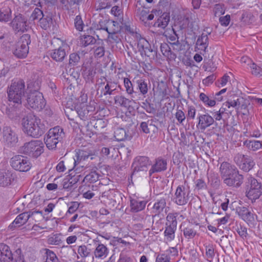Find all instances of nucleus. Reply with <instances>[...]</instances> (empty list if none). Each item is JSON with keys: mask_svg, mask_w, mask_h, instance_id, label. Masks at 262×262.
Here are the masks:
<instances>
[{"mask_svg": "<svg viewBox=\"0 0 262 262\" xmlns=\"http://www.w3.org/2000/svg\"><path fill=\"white\" fill-rule=\"evenodd\" d=\"M21 124L24 132L33 138L40 137L47 129L41 119L33 114H29L23 118Z\"/></svg>", "mask_w": 262, "mask_h": 262, "instance_id": "obj_1", "label": "nucleus"}, {"mask_svg": "<svg viewBox=\"0 0 262 262\" xmlns=\"http://www.w3.org/2000/svg\"><path fill=\"white\" fill-rule=\"evenodd\" d=\"M25 92V84L23 80L20 79L12 80L7 90L8 101L21 103Z\"/></svg>", "mask_w": 262, "mask_h": 262, "instance_id": "obj_2", "label": "nucleus"}, {"mask_svg": "<svg viewBox=\"0 0 262 262\" xmlns=\"http://www.w3.org/2000/svg\"><path fill=\"white\" fill-rule=\"evenodd\" d=\"M33 85L34 88L31 91L34 92L30 93L27 98L28 105L34 110L40 111L45 107L46 102L42 94L38 92L40 88L39 82H34Z\"/></svg>", "mask_w": 262, "mask_h": 262, "instance_id": "obj_3", "label": "nucleus"}, {"mask_svg": "<svg viewBox=\"0 0 262 262\" xmlns=\"http://www.w3.org/2000/svg\"><path fill=\"white\" fill-rule=\"evenodd\" d=\"M64 136L63 129L59 126L50 128L44 138L47 147L50 150L55 149L57 144L62 140Z\"/></svg>", "mask_w": 262, "mask_h": 262, "instance_id": "obj_4", "label": "nucleus"}, {"mask_svg": "<svg viewBox=\"0 0 262 262\" xmlns=\"http://www.w3.org/2000/svg\"><path fill=\"white\" fill-rule=\"evenodd\" d=\"M20 150L24 154L36 158L43 153L44 145L40 140H31L25 143Z\"/></svg>", "mask_w": 262, "mask_h": 262, "instance_id": "obj_5", "label": "nucleus"}, {"mask_svg": "<svg viewBox=\"0 0 262 262\" xmlns=\"http://www.w3.org/2000/svg\"><path fill=\"white\" fill-rule=\"evenodd\" d=\"M247 183L246 196L252 201L258 199L262 194V183L251 176L248 178Z\"/></svg>", "mask_w": 262, "mask_h": 262, "instance_id": "obj_6", "label": "nucleus"}, {"mask_svg": "<svg viewBox=\"0 0 262 262\" xmlns=\"http://www.w3.org/2000/svg\"><path fill=\"white\" fill-rule=\"evenodd\" d=\"M31 43L30 35H23L15 45L13 50V54L18 58H24L29 53V45Z\"/></svg>", "mask_w": 262, "mask_h": 262, "instance_id": "obj_7", "label": "nucleus"}, {"mask_svg": "<svg viewBox=\"0 0 262 262\" xmlns=\"http://www.w3.org/2000/svg\"><path fill=\"white\" fill-rule=\"evenodd\" d=\"M10 164L14 170L19 172H27L32 167L30 159L21 155L13 156L10 159Z\"/></svg>", "mask_w": 262, "mask_h": 262, "instance_id": "obj_8", "label": "nucleus"}, {"mask_svg": "<svg viewBox=\"0 0 262 262\" xmlns=\"http://www.w3.org/2000/svg\"><path fill=\"white\" fill-rule=\"evenodd\" d=\"M9 26L15 33H24L27 30V19L23 14H15Z\"/></svg>", "mask_w": 262, "mask_h": 262, "instance_id": "obj_9", "label": "nucleus"}, {"mask_svg": "<svg viewBox=\"0 0 262 262\" xmlns=\"http://www.w3.org/2000/svg\"><path fill=\"white\" fill-rule=\"evenodd\" d=\"M101 197L111 207L117 208L121 198L120 193L115 189H108L102 193Z\"/></svg>", "mask_w": 262, "mask_h": 262, "instance_id": "obj_10", "label": "nucleus"}, {"mask_svg": "<svg viewBox=\"0 0 262 262\" xmlns=\"http://www.w3.org/2000/svg\"><path fill=\"white\" fill-rule=\"evenodd\" d=\"M151 165V162L149 158L146 156H138L135 158L132 164L133 171L132 176L135 174L136 172L138 171H147L149 166Z\"/></svg>", "mask_w": 262, "mask_h": 262, "instance_id": "obj_11", "label": "nucleus"}, {"mask_svg": "<svg viewBox=\"0 0 262 262\" xmlns=\"http://www.w3.org/2000/svg\"><path fill=\"white\" fill-rule=\"evenodd\" d=\"M189 191L184 185L177 187L173 196V202L178 205H184L189 200Z\"/></svg>", "mask_w": 262, "mask_h": 262, "instance_id": "obj_12", "label": "nucleus"}, {"mask_svg": "<svg viewBox=\"0 0 262 262\" xmlns=\"http://www.w3.org/2000/svg\"><path fill=\"white\" fill-rule=\"evenodd\" d=\"M95 111V106L94 102L90 103L89 105L82 104L75 111L72 110L73 113L77 114L80 119L82 120H88L93 115Z\"/></svg>", "mask_w": 262, "mask_h": 262, "instance_id": "obj_13", "label": "nucleus"}, {"mask_svg": "<svg viewBox=\"0 0 262 262\" xmlns=\"http://www.w3.org/2000/svg\"><path fill=\"white\" fill-rule=\"evenodd\" d=\"M37 214L39 217H41V214L37 212H25L20 213L15 218L14 221L9 225V228L12 229L13 228L20 227L24 225L29 219L30 216Z\"/></svg>", "mask_w": 262, "mask_h": 262, "instance_id": "obj_14", "label": "nucleus"}, {"mask_svg": "<svg viewBox=\"0 0 262 262\" xmlns=\"http://www.w3.org/2000/svg\"><path fill=\"white\" fill-rule=\"evenodd\" d=\"M137 89L139 91L137 100L143 99L146 97L151 85L149 80L140 78L136 81Z\"/></svg>", "mask_w": 262, "mask_h": 262, "instance_id": "obj_15", "label": "nucleus"}, {"mask_svg": "<svg viewBox=\"0 0 262 262\" xmlns=\"http://www.w3.org/2000/svg\"><path fill=\"white\" fill-rule=\"evenodd\" d=\"M197 119L198 123L196 124V127L202 130H205L207 128L213 125L215 122L213 117L207 113L203 114H199Z\"/></svg>", "mask_w": 262, "mask_h": 262, "instance_id": "obj_16", "label": "nucleus"}, {"mask_svg": "<svg viewBox=\"0 0 262 262\" xmlns=\"http://www.w3.org/2000/svg\"><path fill=\"white\" fill-rule=\"evenodd\" d=\"M118 83L111 79L106 81V84L104 87H102L100 90V94L99 97L107 98L108 96L114 95L117 92Z\"/></svg>", "mask_w": 262, "mask_h": 262, "instance_id": "obj_17", "label": "nucleus"}, {"mask_svg": "<svg viewBox=\"0 0 262 262\" xmlns=\"http://www.w3.org/2000/svg\"><path fill=\"white\" fill-rule=\"evenodd\" d=\"M97 170L98 168L96 166L86 167L84 169V174L85 177L83 180V182L93 183L97 182L99 177Z\"/></svg>", "mask_w": 262, "mask_h": 262, "instance_id": "obj_18", "label": "nucleus"}, {"mask_svg": "<svg viewBox=\"0 0 262 262\" xmlns=\"http://www.w3.org/2000/svg\"><path fill=\"white\" fill-rule=\"evenodd\" d=\"M151 168L149 170V176L151 177L153 173H159L166 170L167 162L166 160L161 157L156 158Z\"/></svg>", "mask_w": 262, "mask_h": 262, "instance_id": "obj_19", "label": "nucleus"}, {"mask_svg": "<svg viewBox=\"0 0 262 262\" xmlns=\"http://www.w3.org/2000/svg\"><path fill=\"white\" fill-rule=\"evenodd\" d=\"M21 107V103L9 101L5 113L10 119H15L19 116Z\"/></svg>", "mask_w": 262, "mask_h": 262, "instance_id": "obj_20", "label": "nucleus"}, {"mask_svg": "<svg viewBox=\"0 0 262 262\" xmlns=\"http://www.w3.org/2000/svg\"><path fill=\"white\" fill-rule=\"evenodd\" d=\"M238 172V169L234 165L228 162H223L220 167V172L222 178L224 177H233L235 173Z\"/></svg>", "mask_w": 262, "mask_h": 262, "instance_id": "obj_21", "label": "nucleus"}, {"mask_svg": "<svg viewBox=\"0 0 262 262\" xmlns=\"http://www.w3.org/2000/svg\"><path fill=\"white\" fill-rule=\"evenodd\" d=\"M137 48L142 56L144 55L150 57L153 55V50L150 45L144 38H139L137 43Z\"/></svg>", "mask_w": 262, "mask_h": 262, "instance_id": "obj_22", "label": "nucleus"}, {"mask_svg": "<svg viewBox=\"0 0 262 262\" xmlns=\"http://www.w3.org/2000/svg\"><path fill=\"white\" fill-rule=\"evenodd\" d=\"M16 178L15 174L11 170H4L0 171V186L10 185Z\"/></svg>", "mask_w": 262, "mask_h": 262, "instance_id": "obj_23", "label": "nucleus"}, {"mask_svg": "<svg viewBox=\"0 0 262 262\" xmlns=\"http://www.w3.org/2000/svg\"><path fill=\"white\" fill-rule=\"evenodd\" d=\"M94 155L95 152L91 149H79L76 152V159L74 158V164L79 163L81 161L87 160L90 157L91 160H93Z\"/></svg>", "mask_w": 262, "mask_h": 262, "instance_id": "obj_24", "label": "nucleus"}, {"mask_svg": "<svg viewBox=\"0 0 262 262\" xmlns=\"http://www.w3.org/2000/svg\"><path fill=\"white\" fill-rule=\"evenodd\" d=\"M210 33L208 34L202 33L201 36H199L196 42V48L200 51L201 54H203L206 52V50L209 45V38L208 35H210Z\"/></svg>", "mask_w": 262, "mask_h": 262, "instance_id": "obj_25", "label": "nucleus"}, {"mask_svg": "<svg viewBox=\"0 0 262 262\" xmlns=\"http://www.w3.org/2000/svg\"><path fill=\"white\" fill-rule=\"evenodd\" d=\"M180 228L183 232L184 237L188 239L194 238L197 234V231L195 229L194 225L191 223L186 224L183 223L180 226Z\"/></svg>", "mask_w": 262, "mask_h": 262, "instance_id": "obj_26", "label": "nucleus"}, {"mask_svg": "<svg viewBox=\"0 0 262 262\" xmlns=\"http://www.w3.org/2000/svg\"><path fill=\"white\" fill-rule=\"evenodd\" d=\"M4 140L8 144H13L17 142V138L15 133L12 130L11 127L6 126L3 129Z\"/></svg>", "mask_w": 262, "mask_h": 262, "instance_id": "obj_27", "label": "nucleus"}, {"mask_svg": "<svg viewBox=\"0 0 262 262\" xmlns=\"http://www.w3.org/2000/svg\"><path fill=\"white\" fill-rule=\"evenodd\" d=\"M50 55L52 59L56 62H62L66 57V52L63 46L50 51Z\"/></svg>", "mask_w": 262, "mask_h": 262, "instance_id": "obj_28", "label": "nucleus"}, {"mask_svg": "<svg viewBox=\"0 0 262 262\" xmlns=\"http://www.w3.org/2000/svg\"><path fill=\"white\" fill-rule=\"evenodd\" d=\"M123 83L126 93L130 96L132 100H137V97L139 95L138 92L134 91L133 84L130 79L128 78H124Z\"/></svg>", "mask_w": 262, "mask_h": 262, "instance_id": "obj_29", "label": "nucleus"}, {"mask_svg": "<svg viewBox=\"0 0 262 262\" xmlns=\"http://www.w3.org/2000/svg\"><path fill=\"white\" fill-rule=\"evenodd\" d=\"M12 252L8 246L0 244V260L2 262H10Z\"/></svg>", "mask_w": 262, "mask_h": 262, "instance_id": "obj_30", "label": "nucleus"}, {"mask_svg": "<svg viewBox=\"0 0 262 262\" xmlns=\"http://www.w3.org/2000/svg\"><path fill=\"white\" fill-rule=\"evenodd\" d=\"M109 250L106 246L99 243L96 246L94 251V256L98 259H103L107 257Z\"/></svg>", "mask_w": 262, "mask_h": 262, "instance_id": "obj_31", "label": "nucleus"}, {"mask_svg": "<svg viewBox=\"0 0 262 262\" xmlns=\"http://www.w3.org/2000/svg\"><path fill=\"white\" fill-rule=\"evenodd\" d=\"M160 50L162 54L166 57L167 59L173 60L176 58V54L171 51V47H170L168 43L165 42L161 43Z\"/></svg>", "mask_w": 262, "mask_h": 262, "instance_id": "obj_32", "label": "nucleus"}, {"mask_svg": "<svg viewBox=\"0 0 262 262\" xmlns=\"http://www.w3.org/2000/svg\"><path fill=\"white\" fill-rule=\"evenodd\" d=\"M145 201H139L134 199H130V207L132 212H137L143 210L146 205Z\"/></svg>", "mask_w": 262, "mask_h": 262, "instance_id": "obj_33", "label": "nucleus"}, {"mask_svg": "<svg viewBox=\"0 0 262 262\" xmlns=\"http://www.w3.org/2000/svg\"><path fill=\"white\" fill-rule=\"evenodd\" d=\"M199 100L203 102L204 105L213 107L215 105L216 101L214 99L213 95H207L204 93H201L199 94Z\"/></svg>", "mask_w": 262, "mask_h": 262, "instance_id": "obj_34", "label": "nucleus"}, {"mask_svg": "<svg viewBox=\"0 0 262 262\" xmlns=\"http://www.w3.org/2000/svg\"><path fill=\"white\" fill-rule=\"evenodd\" d=\"M170 20V16L169 13H164L160 16L157 21L154 24L155 27L165 28L168 24Z\"/></svg>", "mask_w": 262, "mask_h": 262, "instance_id": "obj_35", "label": "nucleus"}, {"mask_svg": "<svg viewBox=\"0 0 262 262\" xmlns=\"http://www.w3.org/2000/svg\"><path fill=\"white\" fill-rule=\"evenodd\" d=\"M114 137L118 141L130 139L131 136L123 128L117 127L114 131Z\"/></svg>", "mask_w": 262, "mask_h": 262, "instance_id": "obj_36", "label": "nucleus"}, {"mask_svg": "<svg viewBox=\"0 0 262 262\" xmlns=\"http://www.w3.org/2000/svg\"><path fill=\"white\" fill-rule=\"evenodd\" d=\"M12 10L9 7H5L0 9V21L7 23L11 18Z\"/></svg>", "mask_w": 262, "mask_h": 262, "instance_id": "obj_37", "label": "nucleus"}, {"mask_svg": "<svg viewBox=\"0 0 262 262\" xmlns=\"http://www.w3.org/2000/svg\"><path fill=\"white\" fill-rule=\"evenodd\" d=\"M105 31L107 34H113V33H120V26L117 21L112 20H107V27Z\"/></svg>", "mask_w": 262, "mask_h": 262, "instance_id": "obj_38", "label": "nucleus"}, {"mask_svg": "<svg viewBox=\"0 0 262 262\" xmlns=\"http://www.w3.org/2000/svg\"><path fill=\"white\" fill-rule=\"evenodd\" d=\"M166 202L164 198L157 200L152 207V211L156 214L161 213L166 207Z\"/></svg>", "mask_w": 262, "mask_h": 262, "instance_id": "obj_39", "label": "nucleus"}, {"mask_svg": "<svg viewBox=\"0 0 262 262\" xmlns=\"http://www.w3.org/2000/svg\"><path fill=\"white\" fill-rule=\"evenodd\" d=\"M238 213L241 218L247 222H251L254 220L253 214L246 207L241 208Z\"/></svg>", "mask_w": 262, "mask_h": 262, "instance_id": "obj_40", "label": "nucleus"}, {"mask_svg": "<svg viewBox=\"0 0 262 262\" xmlns=\"http://www.w3.org/2000/svg\"><path fill=\"white\" fill-rule=\"evenodd\" d=\"M95 74V71L91 69L84 71L83 77L86 81L85 87L94 84Z\"/></svg>", "mask_w": 262, "mask_h": 262, "instance_id": "obj_41", "label": "nucleus"}, {"mask_svg": "<svg viewBox=\"0 0 262 262\" xmlns=\"http://www.w3.org/2000/svg\"><path fill=\"white\" fill-rule=\"evenodd\" d=\"M77 258H85L87 257H90L92 255V252L91 249L89 248L87 246L85 245H82L78 246L77 249Z\"/></svg>", "mask_w": 262, "mask_h": 262, "instance_id": "obj_42", "label": "nucleus"}, {"mask_svg": "<svg viewBox=\"0 0 262 262\" xmlns=\"http://www.w3.org/2000/svg\"><path fill=\"white\" fill-rule=\"evenodd\" d=\"M179 214V212L169 213L166 218V222L165 226L177 228V217L178 216Z\"/></svg>", "mask_w": 262, "mask_h": 262, "instance_id": "obj_43", "label": "nucleus"}, {"mask_svg": "<svg viewBox=\"0 0 262 262\" xmlns=\"http://www.w3.org/2000/svg\"><path fill=\"white\" fill-rule=\"evenodd\" d=\"M115 103L122 107H128L130 106L132 100L122 95L116 96L114 98Z\"/></svg>", "mask_w": 262, "mask_h": 262, "instance_id": "obj_44", "label": "nucleus"}, {"mask_svg": "<svg viewBox=\"0 0 262 262\" xmlns=\"http://www.w3.org/2000/svg\"><path fill=\"white\" fill-rule=\"evenodd\" d=\"M244 145L250 150L253 151L260 148L262 146L261 143L259 141L256 140H246L244 142Z\"/></svg>", "mask_w": 262, "mask_h": 262, "instance_id": "obj_45", "label": "nucleus"}, {"mask_svg": "<svg viewBox=\"0 0 262 262\" xmlns=\"http://www.w3.org/2000/svg\"><path fill=\"white\" fill-rule=\"evenodd\" d=\"M80 53H73L69 55V66L70 67H74L77 66L80 61Z\"/></svg>", "mask_w": 262, "mask_h": 262, "instance_id": "obj_46", "label": "nucleus"}, {"mask_svg": "<svg viewBox=\"0 0 262 262\" xmlns=\"http://www.w3.org/2000/svg\"><path fill=\"white\" fill-rule=\"evenodd\" d=\"M255 165V162L252 158L248 156L246 158L244 162L239 167L245 171H249Z\"/></svg>", "mask_w": 262, "mask_h": 262, "instance_id": "obj_47", "label": "nucleus"}, {"mask_svg": "<svg viewBox=\"0 0 262 262\" xmlns=\"http://www.w3.org/2000/svg\"><path fill=\"white\" fill-rule=\"evenodd\" d=\"M117 0H103L102 2H98L95 6L97 10H101L102 9H108L112 7L113 4L116 3Z\"/></svg>", "mask_w": 262, "mask_h": 262, "instance_id": "obj_48", "label": "nucleus"}, {"mask_svg": "<svg viewBox=\"0 0 262 262\" xmlns=\"http://www.w3.org/2000/svg\"><path fill=\"white\" fill-rule=\"evenodd\" d=\"M177 228L172 227H165L164 234L166 239L168 241H171L174 239L175 232Z\"/></svg>", "mask_w": 262, "mask_h": 262, "instance_id": "obj_49", "label": "nucleus"}, {"mask_svg": "<svg viewBox=\"0 0 262 262\" xmlns=\"http://www.w3.org/2000/svg\"><path fill=\"white\" fill-rule=\"evenodd\" d=\"M80 204L78 202H72L68 211L65 214V217H69L73 214L75 213L79 207Z\"/></svg>", "mask_w": 262, "mask_h": 262, "instance_id": "obj_50", "label": "nucleus"}, {"mask_svg": "<svg viewBox=\"0 0 262 262\" xmlns=\"http://www.w3.org/2000/svg\"><path fill=\"white\" fill-rule=\"evenodd\" d=\"M52 23V18L51 16H47L44 17V16L39 19V24L40 27L44 30L48 29Z\"/></svg>", "mask_w": 262, "mask_h": 262, "instance_id": "obj_51", "label": "nucleus"}, {"mask_svg": "<svg viewBox=\"0 0 262 262\" xmlns=\"http://www.w3.org/2000/svg\"><path fill=\"white\" fill-rule=\"evenodd\" d=\"M241 104V101L238 99L232 100L231 98H227V101L223 103V105L230 108L231 107H234L236 110H238Z\"/></svg>", "mask_w": 262, "mask_h": 262, "instance_id": "obj_52", "label": "nucleus"}, {"mask_svg": "<svg viewBox=\"0 0 262 262\" xmlns=\"http://www.w3.org/2000/svg\"><path fill=\"white\" fill-rule=\"evenodd\" d=\"M96 39L91 35H84L81 39V45L83 47H87L89 45L94 44Z\"/></svg>", "mask_w": 262, "mask_h": 262, "instance_id": "obj_53", "label": "nucleus"}, {"mask_svg": "<svg viewBox=\"0 0 262 262\" xmlns=\"http://www.w3.org/2000/svg\"><path fill=\"white\" fill-rule=\"evenodd\" d=\"M44 262H59V261L54 252L47 249L46 252V260Z\"/></svg>", "mask_w": 262, "mask_h": 262, "instance_id": "obj_54", "label": "nucleus"}, {"mask_svg": "<svg viewBox=\"0 0 262 262\" xmlns=\"http://www.w3.org/2000/svg\"><path fill=\"white\" fill-rule=\"evenodd\" d=\"M10 262H21L23 259L21 250L20 248L17 249L13 253H11Z\"/></svg>", "mask_w": 262, "mask_h": 262, "instance_id": "obj_55", "label": "nucleus"}, {"mask_svg": "<svg viewBox=\"0 0 262 262\" xmlns=\"http://www.w3.org/2000/svg\"><path fill=\"white\" fill-rule=\"evenodd\" d=\"M225 7L223 4H215L213 8V12L215 16H220L225 12Z\"/></svg>", "mask_w": 262, "mask_h": 262, "instance_id": "obj_56", "label": "nucleus"}, {"mask_svg": "<svg viewBox=\"0 0 262 262\" xmlns=\"http://www.w3.org/2000/svg\"><path fill=\"white\" fill-rule=\"evenodd\" d=\"M48 242L51 245L59 246L62 243V241L61 236L59 234H56L50 237L48 239Z\"/></svg>", "mask_w": 262, "mask_h": 262, "instance_id": "obj_57", "label": "nucleus"}, {"mask_svg": "<svg viewBox=\"0 0 262 262\" xmlns=\"http://www.w3.org/2000/svg\"><path fill=\"white\" fill-rule=\"evenodd\" d=\"M214 250L211 245L206 246V256L207 259L209 262H211L214 257Z\"/></svg>", "mask_w": 262, "mask_h": 262, "instance_id": "obj_58", "label": "nucleus"}, {"mask_svg": "<svg viewBox=\"0 0 262 262\" xmlns=\"http://www.w3.org/2000/svg\"><path fill=\"white\" fill-rule=\"evenodd\" d=\"M135 15L142 21L146 23V19L147 15L148 14L149 11L146 10L141 9L138 11H134Z\"/></svg>", "mask_w": 262, "mask_h": 262, "instance_id": "obj_59", "label": "nucleus"}, {"mask_svg": "<svg viewBox=\"0 0 262 262\" xmlns=\"http://www.w3.org/2000/svg\"><path fill=\"white\" fill-rule=\"evenodd\" d=\"M196 110L193 105H188L187 107V113L186 118L187 120H194L196 115Z\"/></svg>", "mask_w": 262, "mask_h": 262, "instance_id": "obj_60", "label": "nucleus"}, {"mask_svg": "<svg viewBox=\"0 0 262 262\" xmlns=\"http://www.w3.org/2000/svg\"><path fill=\"white\" fill-rule=\"evenodd\" d=\"M232 178L235 184V187H239L243 182V176L239 174L238 171L237 173H235Z\"/></svg>", "mask_w": 262, "mask_h": 262, "instance_id": "obj_61", "label": "nucleus"}, {"mask_svg": "<svg viewBox=\"0 0 262 262\" xmlns=\"http://www.w3.org/2000/svg\"><path fill=\"white\" fill-rule=\"evenodd\" d=\"M118 33H113V34H107V42H110L112 43H118L121 40L120 38L118 35Z\"/></svg>", "mask_w": 262, "mask_h": 262, "instance_id": "obj_62", "label": "nucleus"}, {"mask_svg": "<svg viewBox=\"0 0 262 262\" xmlns=\"http://www.w3.org/2000/svg\"><path fill=\"white\" fill-rule=\"evenodd\" d=\"M236 230L241 237L244 238L247 237L248 234L247 229L244 226L240 224L238 226H237Z\"/></svg>", "mask_w": 262, "mask_h": 262, "instance_id": "obj_63", "label": "nucleus"}, {"mask_svg": "<svg viewBox=\"0 0 262 262\" xmlns=\"http://www.w3.org/2000/svg\"><path fill=\"white\" fill-rule=\"evenodd\" d=\"M247 157V155H244L238 153L234 156V161L239 167H240Z\"/></svg>", "mask_w": 262, "mask_h": 262, "instance_id": "obj_64", "label": "nucleus"}]
</instances>
